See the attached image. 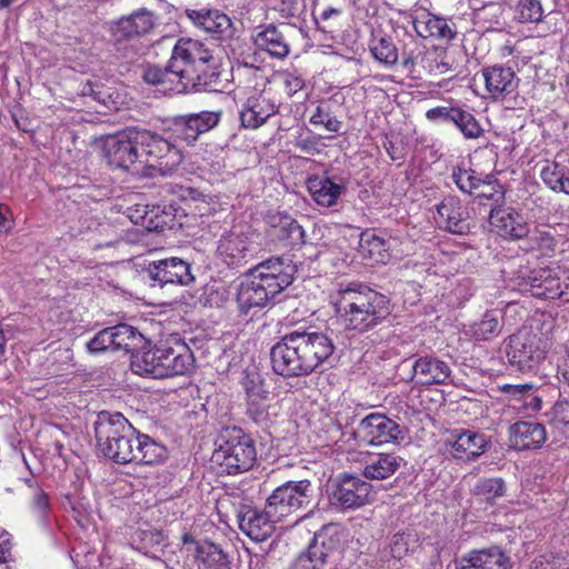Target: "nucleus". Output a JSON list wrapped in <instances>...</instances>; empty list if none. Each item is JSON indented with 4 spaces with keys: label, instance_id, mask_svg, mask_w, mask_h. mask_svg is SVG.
I'll use <instances>...</instances> for the list:
<instances>
[{
    "label": "nucleus",
    "instance_id": "f257e3e1",
    "mask_svg": "<svg viewBox=\"0 0 569 569\" xmlns=\"http://www.w3.org/2000/svg\"><path fill=\"white\" fill-rule=\"evenodd\" d=\"M333 351V342L327 335L293 331L272 347L270 358L276 373L299 377L313 372Z\"/></svg>",
    "mask_w": 569,
    "mask_h": 569
},
{
    "label": "nucleus",
    "instance_id": "f03ea898",
    "mask_svg": "<svg viewBox=\"0 0 569 569\" xmlns=\"http://www.w3.org/2000/svg\"><path fill=\"white\" fill-rule=\"evenodd\" d=\"M330 302L349 330L366 331L390 313L387 297L360 282L340 284L330 295Z\"/></svg>",
    "mask_w": 569,
    "mask_h": 569
},
{
    "label": "nucleus",
    "instance_id": "7ed1b4c3",
    "mask_svg": "<svg viewBox=\"0 0 569 569\" xmlns=\"http://www.w3.org/2000/svg\"><path fill=\"white\" fill-rule=\"evenodd\" d=\"M212 53L199 40L181 38L173 47L170 68L178 74V84L171 87L173 92L211 90L217 74L210 68Z\"/></svg>",
    "mask_w": 569,
    "mask_h": 569
},
{
    "label": "nucleus",
    "instance_id": "20e7f679",
    "mask_svg": "<svg viewBox=\"0 0 569 569\" xmlns=\"http://www.w3.org/2000/svg\"><path fill=\"white\" fill-rule=\"evenodd\" d=\"M513 290L542 299L569 301V270L552 263L532 270L520 268L511 279Z\"/></svg>",
    "mask_w": 569,
    "mask_h": 569
},
{
    "label": "nucleus",
    "instance_id": "39448f33",
    "mask_svg": "<svg viewBox=\"0 0 569 569\" xmlns=\"http://www.w3.org/2000/svg\"><path fill=\"white\" fill-rule=\"evenodd\" d=\"M140 139L141 129L137 127L107 136L101 140L102 156L110 167L141 174L143 160Z\"/></svg>",
    "mask_w": 569,
    "mask_h": 569
},
{
    "label": "nucleus",
    "instance_id": "423d86ee",
    "mask_svg": "<svg viewBox=\"0 0 569 569\" xmlns=\"http://www.w3.org/2000/svg\"><path fill=\"white\" fill-rule=\"evenodd\" d=\"M550 348L547 333L531 327H522L509 337L507 357L509 363L522 372H529L539 367Z\"/></svg>",
    "mask_w": 569,
    "mask_h": 569
},
{
    "label": "nucleus",
    "instance_id": "0eeeda50",
    "mask_svg": "<svg viewBox=\"0 0 569 569\" xmlns=\"http://www.w3.org/2000/svg\"><path fill=\"white\" fill-rule=\"evenodd\" d=\"M171 128L163 134L141 129V154L143 160V173L147 168L157 169L167 173L176 169L183 160V151L178 143Z\"/></svg>",
    "mask_w": 569,
    "mask_h": 569
},
{
    "label": "nucleus",
    "instance_id": "6e6552de",
    "mask_svg": "<svg viewBox=\"0 0 569 569\" xmlns=\"http://www.w3.org/2000/svg\"><path fill=\"white\" fill-rule=\"evenodd\" d=\"M257 458L254 442L241 429H227L220 436L212 461L220 465L227 473L249 470Z\"/></svg>",
    "mask_w": 569,
    "mask_h": 569
},
{
    "label": "nucleus",
    "instance_id": "1a4fd4ad",
    "mask_svg": "<svg viewBox=\"0 0 569 569\" xmlns=\"http://www.w3.org/2000/svg\"><path fill=\"white\" fill-rule=\"evenodd\" d=\"M312 497V486L309 480L287 481L277 487L267 500L268 510L282 520L299 509L308 506Z\"/></svg>",
    "mask_w": 569,
    "mask_h": 569
},
{
    "label": "nucleus",
    "instance_id": "9d476101",
    "mask_svg": "<svg viewBox=\"0 0 569 569\" xmlns=\"http://www.w3.org/2000/svg\"><path fill=\"white\" fill-rule=\"evenodd\" d=\"M249 272L272 299L292 283L297 267L289 259L272 258L259 263Z\"/></svg>",
    "mask_w": 569,
    "mask_h": 569
},
{
    "label": "nucleus",
    "instance_id": "9b49d317",
    "mask_svg": "<svg viewBox=\"0 0 569 569\" xmlns=\"http://www.w3.org/2000/svg\"><path fill=\"white\" fill-rule=\"evenodd\" d=\"M257 252L253 233L241 228H233L221 236L217 254L229 267L246 264Z\"/></svg>",
    "mask_w": 569,
    "mask_h": 569
},
{
    "label": "nucleus",
    "instance_id": "f8f14e48",
    "mask_svg": "<svg viewBox=\"0 0 569 569\" xmlns=\"http://www.w3.org/2000/svg\"><path fill=\"white\" fill-rule=\"evenodd\" d=\"M356 436L361 442L370 446H381L403 439L399 425L382 413H370L365 417L357 428Z\"/></svg>",
    "mask_w": 569,
    "mask_h": 569
},
{
    "label": "nucleus",
    "instance_id": "ddd939ff",
    "mask_svg": "<svg viewBox=\"0 0 569 569\" xmlns=\"http://www.w3.org/2000/svg\"><path fill=\"white\" fill-rule=\"evenodd\" d=\"M278 112L271 93L257 88L250 89L241 104L240 121L247 129H257Z\"/></svg>",
    "mask_w": 569,
    "mask_h": 569
},
{
    "label": "nucleus",
    "instance_id": "4468645a",
    "mask_svg": "<svg viewBox=\"0 0 569 569\" xmlns=\"http://www.w3.org/2000/svg\"><path fill=\"white\" fill-rule=\"evenodd\" d=\"M221 112L201 111L177 116L172 119L171 130L179 141L190 146L197 139L213 129L220 121Z\"/></svg>",
    "mask_w": 569,
    "mask_h": 569
},
{
    "label": "nucleus",
    "instance_id": "2eb2a0df",
    "mask_svg": "<svg viewBox=\"0 0 569 569\" xmlns=\"http://www.w3.org/2000/svg\"><path fill=\"white\" fill-rule=\"evenodd\" d=\"M306 186L313 202L321 208L337 206L347 189L345 178L330 174L328 171L310 176Z\"/></svg>",
    "mask_w": 569,
    "mask_h": 569
},
{
    "label": "nucleus",
    "instance_id": "dca6fc26",
    "mask_svg": "<svg viewBox=\"0 0 569 569\" xmlns=\"http://www.w3.org/2000/svg\"><path fill=\"white\" fill-rule=\"evenodd\" d=\"M141 340L138 331L126 323L114 327H108L100 330L92 339L87 342V350L90 353H100L106 351L124 350L132 347L134 340Z\"/></svg>",
    "mask_w": 569,
    "mask_h": 569
},
{
    "label": "nucleus",
    "instance_id": "f3484780",
    "mask_svg": "<svg viewBox=\"0 0 569 569\" xmlns=\"http://www.w3.org/2000/svg\"><path fill=\"white\" fill-rule=\"evenodd\" d=\"M371 485L359 477L345 473L331 496V503L342 509H356L369 502Z\"/></svg>",
    "mask_w": 569,
    "mask_h": 569
},
{
    "label": "nucleus",
    "instance_id": "a211bd4d",
    "mask_svg": "<svg viewBox=\"0 0 569 569\" xmlns=\"http://www.w3.org/2000/svg\"><path fill=\"white\" fill-rule=\"evenodd\" d=\"M247 395L248 413L258 423H263L274 416L276 406L271 405V398L262 379L258 373L247 375L243 380Z\"/></svg>",
    "mask_w": 569,
    "mask_h": 569
},
{
    "label": "nucleus",
    "instance_id": "6ab92c4d",
    "mask_svg": "<svg viewBox=\"0 0 569 569\" xmlns=\"http://www.w3.org/2000/svg\"><path fill=\"white\" fill-rule=\"evenodd\" d=\"M409 19L416 33L423 39L433 38L451 41L457 34L455 23L423 8L413 10L409 14Z\"/></svg>",
    "mask_w": 569,
    "mask_h": 569
},
{
    "label": "nucleus",
    "instance_id": "aec40b11",
    "mask_svg": "<svg viewBox=\"0 0 569 569\" xmlns=\"http://www.w3.org/2000/svg\"><path fill=\"white\" fill-rule=\"evenodd\" d=\"M491 230L507 240H518L528 234V222L523 214L510 207L493 208L489 214Z\"/></svg>",
    "mask_w": 569,
    "mask_h": 569
},
{
    "label": "nucleus",
    "instance_id": "412c9836",
    "mask_svg": "<svg viewBox=\"0 0 569 569\" xmlns=\"http://www.w3.org/2000/svg\"><path fill=\"white\" fill-rule=\"evenodd\" d=\"M141 340H134L132 347L127 352L131 353L130 366L134 373L139 376H150L159 378V363L161 360L162 347H156L146 339L139 331Z\"/></svg>",
    "mask_w": 569,
    "mask_h": 569
},
{
    "label": "nucleus",
    "instance_id": "4be33fe9",
    "mask_svg": "<svg viewBox=\"0 0 569 569\" xmlns=\"http://www.w3.org/2000/svg\"><path fill=\"white\" fill-rule=\"evenodd\" d=\"M279 521V518L269 512L267 503L264 509L247 508L238 516L240 530L253 541L267 540Z\"/></svg>",
    "mask_w": 569,
    "mask_h": 569
},
{
    "label": "nucleus",
    "instance_id": "5701e85b",
    "mask_svg": "<svg viewBox=\"0 0 569 569\" xmlns=\"http://www.w3.org/2000/svg\"><path fill=\"white\" fill-rule=\"evenodd\" d=\"M156 24L154 14L144 8L123 16L111 26V33L117 42L131 40L149 33Z\"/></svg>",
    "mask_w": 569,
    "mask_h": 569
},
{
    "label": "nucleus",
    "instance_id": "b1692460",
    "mask_svg": "<svg viewBox=\"0 0 569 569\" xmlns=\"http://www.w3.org/2000/svg\"><path fill=\"white\" fill-rule=\"evenodd\" d=\"M489 440L483 433L465 430L451 435L446 441V452L452 458L462 461H470L481 456Z\"/></svg>",
    "mask_w": 569,
    "mask_h": 569
},
{
    "label": "nucleus",
    "instance_id": "393cba45",
    "mask_svg": "<svg viewBox=\"0 0 569 569\" xmlns=\"http://www.w3.org/2000/svg\"><path fill=\"white\" fill-rule=\"evenodd\" d=\"M469 211L457 197H446L437 206L436 221L449 232L466 234L470 230Z\"/></svg>",
    "mask_w": 569,
    "mask_h": 569
},
{
    "label": "nucleus",
    "instance_id": "a878e982",
    "mask_svg": "<svg viewBox=\"0 0 569 569\" xmlns=\"http://www.w3.org/2000/svg\"><path fill=\"white\" fill-rule=\"evenodd\" d=\"M151 280L160 287L164 284H189L192 281L190 266L179 258L163 259L149 264Z\"/></svg>",
    "mask_w": 569,
    "mask_h": 569
},
{
    "label": "nucleus",
    "instance_id": "bb28decb",
    "mask_svg": "<svg viewBox=\"0 0 569 569\" xmlns=\"http://www.w3.org/2000/svg\"><path fill=\"white\" fill-rule=\"evenodd\" d=\"M99 450L123 436H134L136 430L120 412H101L94 425Z\"/></svg>",
    "mask_w": 569,
    "mask_h": 569
},
{
    "label": "nucleus",
    "instance_id": "cd10ccee",
    "mask_svg": "<svg viewBox=\"0 0 569 569\" xmlns=\"http://www.w3.org/2000/svg\"><path fill=\"white\" fill-rule=\"evenodd\" d=\"M500 390L506 396L509 407L520 413L530 416L541 409L542 399L533 383H506Z\"/></svg>",
    "mask_w": 569,
    "mask_h": 569
},
{
    "label": "nucleus",
    "instance_id": "c85d7f7f",
    "mask_svg": "<svg viewBox=\"0 0 569 569\" xmlns=\"http://www.w3.org/2000/svg\"><path fill=\"white\" fill-rule=\"evenodd\" d=\"M486 90L493 100H502L516 92L519 79L509 67L493 66L481 71Z\"/></svg>",
    "mask_w": 569,
    "mask_h": 569
},
{
    "label": "nucleus",
    "instance_id": "c756f323",
    "mask_svg": "<svg viewBox=\"0 0 569 569\" xmlns=\"http://www.w3.org/2000/svg\"><path fill=\"white\" fill-rule=\"evenodd\" d=\"M397 244V239L386 238L381 232L368 229L360 234L359 252L363 259L385 264Z\"/></svg>",
    "mask_w": 569,
    "mask_h": 569
},
{
    "label": "nucleus",
    "instance_id": "7c9ffc66",
    "mask_svg": "<svg viewBox=\"0 0 569 569\" xmlns=\"http://www.w3.org/2000/svg\"><path fill=\"white\" fill-rule=\"evenodd\" d=\"M546 439V428L540 422L518 421L509 427V442L516 450L539 449Z\"/></svg>",
    "mask_w": 569,
    "mask_h": 569
},
{
    "label": "nucleus",
    "instance_id": "2f4dec72",
    "mask_svg": "<svg viewBox=\"0 0 569 569\" xmlns=\"http://www.w3.org/2000/svg\"><path fill=\"white\" fill-rule=\"evenodd\" d=\"M456 569H507V558L497 547L471 550L455 560Z\"/></svg>",
    "mask_w": 569,
    "mask_h": 569
},
{
    "label": "nucleus",
    "instance_id": "473e14b6",
    "mask_svg": "<svg viewBox=\"0 0 569 569\" xmlns=\"http://www.w3.org/2000/svg\"><path fill=\"white\" fill-rule=\"evenodd\" d=\"M271 300L266 289L248 272L239 282L236 301L242 313L261 309Z\"/></svg>",
    "mask_w": 569,
    "mask_h": 569
},
{
    "label": "nucleus",
    "instance_id": "72a5a7b5",
    "mask_svg": "<svg viewBox=\"0 0 569 569\" xmlns=\"http://www.w3.org/2000/svg\"><path fill=\"white\" fill-rule=\"evenodd\" d=\"M415 376L421 385L445 383L451 375L449 365L435 357H421L413 365Z\"/></svg>",
    "mask_w": 569,
    "mask_h": 569
},
{
    "label": "nucleus",
    "instance_id": "f704fd0d",
    "mask_svg": "<svg viewBox=\"0 0 569 569\" xmlns=\"http://www.w3.org/2000/svg\"><path fill=\"white\" fill-rule=\"evenodd\" d=\"M193 358L190 351L182 347L181 351L173 348H163L159 363V378L181 376L192 368Z\"/></svg>",
    "mask_w": 569,
    "mask_h": 569
},
{
    "label": "nucleus",
    "instance_id": "c9c22d12",
    "mask_svg": "<svg viewBox=\"0 0 569 569\" xmlns=\"http://www.w3.org/2000/svg\"><path fill=\"white\" fill-rule=\"evenodd\" d=\"M183 542L194 545L193 556L198 569H223L226 566V555L217 545L207 540L194 541L188 535L183 537Z\"/></svg>",
    "mask_w": 569,
    "mask_h": 569
},
{
    "label": "nucleus",
    "instance_id": "e433bc0d",
    "mask_svg": "<svg viewBox=\"0 0 569 569\" xmlns=\"http://www.w3.org/2000/svg\"><path fill=\"white\" fill-rule=\"evenodd\" d=\"M528 243V250L537 251L542 256H551L556 252L561 240L557 229L551 226H537L532 230L528 228V234L525 236Z\"/></svg>",
    "mask_w": 569,
    "mask_h": 569
},
{
    "label": "nucleus",
    "instance_id": "4c0bfd02",
    "mask_svg": "<svg viewBox=\"0 0 569 569\" xmlns=\"http://www.w3.org/2000/svg\"><path fill=\"white\" fill-rule=\"evenodd\" d=\"M132 462L156 465L167 457V449L144 433L136 432Z\"/></svg>",
    "mask_w": 569,
    "mask_h": 569
},
{
    "label": "nucleus",
    "instance_id": "58836bf2",
    "mask_svg": "<svg viewBox=\"0 0 569 569\" xmlns=\"http://www.w3.org/2000/svg\"><path fill=\"white\" fill-rule=\"evenodd\" d=\"M254 43L260 50L278 59L286 58L290 52L289 43L283 33L272 24L256 33Z\"/></svg>",
    "mask_w": 569,
    "mask_h": 569
},
{
    "label": "nucleus",
    "instance_id": "ea45409f",
    "mask_svg": "<svg viewBox=\"0 0 569 569\" xmlns=\"http://www.w3.org/2000/svg\"><path fill=\"white\" fill-rule=\"evenodd\" d=\"M400 467V458L392 453H376L368 457L362 473L372 480H383L391 477Z\"/></svg>",
    "mask_w": 569,
    "mask_h": 569
},
{
    "label": "nucleus",
    "instance_id": "a19ab883",
    "mask_svg": "<svg viewBox=\"0 0 569 569\" xmlns=\"http://www.w3.org/2000/svg\"><path fill=\"white\" fill-rule=\"evenodd\" d=\"M187 16L199 28L209 33H223L231 28L230 18L218 10H187Z\"/></svg>",
    "mask_w": 569,
    "mask_h": 569
},
{
    "label": "nucleus",
    "instance_id": "79ce46f5",
    "mask_svg": "<svg viewBox=\"0 0 569 569\" xmlns=\"http://www.w3.org/2000/svg\"><path fill=\"white\" fill-rule=\"evenodd\" d=\"M342 542L343 531L338 526L327 525L315 535L309 546H316L317 550L323 555V561L327 563L329 556L338 550Z\"/></svg>",
    "mask_w": 569,
    "mask_h": 569
},
{
    "label": "nucleus",
    "instance_id": "37998d69",
    "mask_svg": "<svg viewBox=\"0 0 569 569\" xmlns=\"http://www.w3.org/2000/svg\"><path fill=\"white\" fill-rule=\"evenodd\" d=\"M540 178L552 191L569 194V177L566 168L558 162L547 161L541 168Z\"/></svg>",
    "mask_w": 569,
    "mask_h": 569
},
{
    "label": "nucleus",
    "instance_id": "c03bdc74",
    "mask_svg": "<svg viewBox=\"0 0 569 569\" xmlns=\"http://www.w3.org/2000/svg\"><path fill=\"white\" fill-rule=\"evenodd\" d=\"M274 234L284 246L295 247L303 243L305 231L302 227L290 216H280L273 226Z\"/></svg>",
    "mask_w": 569,
    "mask_h": 569
},
{
    "label": "nucleus",
    "instance_id": "a18cd8bd",
    "mask_svg": "<svg viewBox=\"0 0 569 569\" xmlns=\"http://www.w3.org/2000/svg\"><path fill=\"white\" fill-rule=\"evenodd\" d=\"M548 17L543 0H518L516 18L521 23H541Z\"/></svg>",
    "mask_w": 569,
    "mask_h": 569
},
{
    "label": "nucleus",
    "instance_id": "49530a36",
    "mask_svg": "<svg viewBox=\"0 0 569 569\" xmlns=\"http://www.w3.org/2000/svg\"><path fill=\"white\" fill-rule=\"evenodd\" d=\"M134 436H123L120 439L100 449V452L118 463L132 462Z\"/></svg>",
    "mask_w": 569,
    "mask_h": 569
},
{
    "label": "nucleus",
    "instance_id": "de8ad7c7",
    "mask_svg": "<svg viewBox=\"0 0 569 569\" xmlns=\"http://www.w3.org/2000/svg\"><path fill=\"white\" fill-rule=\"evenodd\" d=\"M501 326L498 318L490 313H486L485 317L465 329V336H468L478 341L490 340L500 333Z\"/></svg>",
    "mask_w": 569,
    "mask_h": 569
},
{
    "label": "nucleus",
    "instance_id": "09e8293b",
    "mask_svg": "<svg viewBox=\"0 0 569 569\" xmlns=\"http://www.w3.org/2000/svg\"><path fill=\"white\" fill-rule=\"evenodd\" d=\"M452 179L457 187L466 193H473L480 187H490L491 177L482 179L475 170L458 168L452 172Z\"/></svg>",
    "mask_w": 569,
    "mask_h": 569
},
{
    "label": "nucleus",
    "instance_id": "8fccbe9b",
    "mask_svg": "<svg viewBox=\"0 0 569 569\" xmlns=\"http://www.w3.org/2000/svg\"><path fill=\"white\" fill-rule=\"evenodd\" d=\"M370 52L378 62L387 67L393 66L398 61V50L387 37H373Z\"/></svg>",
    "mask_w": 569,
    "mask_h": 569
},
{
    "label": "nucleus",
    "instance_id": "3c124183",
    "mask_svg": "<svg viewBox=\"0 0 569 569\" xmlns=\"http://www.w3.org/2000/svg\"><path fill=\"white\" fill-rule=\"evenodd\" d=\"M452 123L460 130L466 139H477L483 133V129L475 116L459 107Z\"/></svg>",
    "mask_w": 569,
    "mask_h": 569
},
{
    "label": "nucleus",
    "instance_id": "603ef678",
    "mask_svg": "<svg viewBox=\"0 0 569 569\" xmlns=\"http://www.w3.org/2000/svg\"><path fill=\"white\" fill-rule=\"evenodd\" d=\"M325 566L323 555L317 550L316 546H309L289 563L287 569H323Z\"/></svg>",
    "mask_w": 569,
    "mask_h": 569
},
{
    "label": "nucleus",
    "instance_id": "864d4df0",
    "mask_svg": "<svg viewBox=\"0 0 569 569\" xmlns=\"http://www.w3.org/2000/svg\"><path fill=\"white\" fill-rule=\"evenodd\" d=\"M146 82L150 84H162L164 90L173 91L171 87L178 84V74L171 71L170 63L166 69L160 67H149L143 74Z\"/></svg>",
    "mask_w": 569,
    "mask_h": 569
},
{
    "label": "nucleus",
    "instance_id": "5fc2aeb1",
    "mask_svg": "<svg viewBox=\"0 0 569 569\" xmlns=\"http://www.w3.org/2000/svg\"><path fill=\"white\" fill-rule=\"evenodd\" d=\"M417 537L411 532L396 533L390 543V555L395 559H402L417 546Z\"/></svg>",
    "mask_w": 569,
    "mask_h": 569
},
{
    "label": "nucleus",
    "instance_id": "6e6d98bb",
    "mask_svg": "<svg viewBox=\"0 0 569 569\" xmlns=\"http://www.w3.org/2000/svg\"><path fill=\"white\" fill-rule=\"evenodd\" d=\"M473 492L486 500H493L505 493V482L500 478L481 479L473 488Z\"/></svg>",
    "mask_w": 569,
    "mask_h": 569
},
{
    "label": "nucleus",
    "instance_id": "4d7b16f0",
    "mask_svg": "<svg viewBox=\"0 0 569 569\" xmlns=\"http://www.w3.org/2000/svg\"><path fill=\"white\" fill-rule=\"evenodd\" d=\"M309 121L313 126H322L330 132H338L341 128V122L331 114L327 104L317 106L311 113Z\"/></svg>",
    "mask_w": 569,
    "mask_h": 569
},
{
    "label": "nucleus",
    "instance_id": "13d9d810",
    "mask_svg": "<svg viewBox=\"0 0 569 569\" xmlns=\"http://www.w3.org/2000/svg\"><path fill=\"white\" fill-rule=\"evenodd\" d=\"M81 92L83 96L92 97L93 100L107 107H109L112 99L110 88H107L97 79L87 81L83 84Z\"/></svg>",
    "mask_w": 569,
    "mask_h": 569
},
{
    "label": "nucleus",
    "instance_id": "bf43d9fd",
    "mask_svg": "<svg viewBox=\"0 0 569 569\" xmlns=\"http://www.w3.org/2000/svg\"><path fill=\"white\" fill-rule=\"evenodd\" d=\"M279 79L286 93L290 97L301 91L306 86L303 77L297 70H286L279 74Z\"/></svg>",
    "mask_w": 569,
    "mask_h": 569
},
{
    "label": "nucleus",
    "instance_id": "052dcab7",
    "mask_svg": "<svg viewBox=\"0 0 569 569\" xmlns=\"http://www.w3.org/2000/svg\"><path fill=\"white\" fill-rule=\"evenodd\" d=\"M160 208L152 209L151 211H146V216L143 219H148L149 223L152 224V228L154 229H164L166 227L171 228L173 217L170 212H167L164 209L162 210V213L159 214Z\"/></svg>",
    "mask_w": 569,
    "mask_h": 569
},
{
    "label": "nucleus",
    "instance_id": "680f3d73",
    "mask_svg": "<svg viewBox=\"0 0 569 569\" xmlns=\"http://www.w3.org/2000/svg\"><path fill=\"white\" fill-rule=\"evenodd\" d=\"M458 107L438 106L429 109L426 117L430 121L452 122Z\"/></svg>",
    "mask_w": 569,
    "mask_h": 569
},
{
    "label": "nucleus",
    "instance_id": "e2e57ef3",
    "mask_svg": "<svg viewBox=\"0 0 569 569\" xmlns=\"http://www.w3.org/2000/svg\"><path fill=\"white\" fill-rule=\"evenodd\" d=\"M296 146L308 154H318L321 151V144L317 137L300 138Z\"/></svg>",
    "mask_w": 569,
    "mask_h": 569
},
{
    "label": "nucleus",
    "instance_id": "0e129e2a",
    "mask_svg": "<svg viewBox=\"0 0 569 569\" xmlns=\"http://www.w3.org/2000/svg\"><path fill=\"white\" fill-rule=\"evenodd\" d=\"M561 558L542 555L535 560L536 569H563Z\"/></svg>",
    "mask_w": 569,
    "mask_h": 569
},
{
    "label": "nucleus",
    "instance_id": "69168bd1",
    "mask_svg": "<svg viewBox=\"0 0 569 569\" xmlns=\"http://www.w3.org/2000/svg\"><path fill=\"white\" fill-rule=\"evenodd\" d=\"M11 535L0 528V561H7L11 558Z\"/></svg>",
    "mask_w": 569,
    "mask_h": 569
},
{
    "label": "nucleus",
    "instance_id": "338daca9",
    "mask_svg": "<svg viewBox=\"0 0 569 569\" xmlns=\"http://www.w3.org/2000/svg\"><path fill=\"white\" fill-rule=\"evenodd\" d=\"M13 228L12 212L6 204H0V233L9 232Z\"/></svg>",
    "mask_w": 569,
    "mask_h": 569
},
{
    "label": "nucleus",
    "instance_id": "774afa93",
    "mask_svg": "<svg viewBox=\"0 0 569 569\" xmlns=\"http://www.w3.org/2000/svg\"><path fill=\"white\" fill-rule=\"evenodd\" d=\"M553 411L555 418L559 422L569 426V400L558 401L553 407Z\"/></svg>",
    "mask_w": 569,
    "mask_h": 569
}]
</instances>
